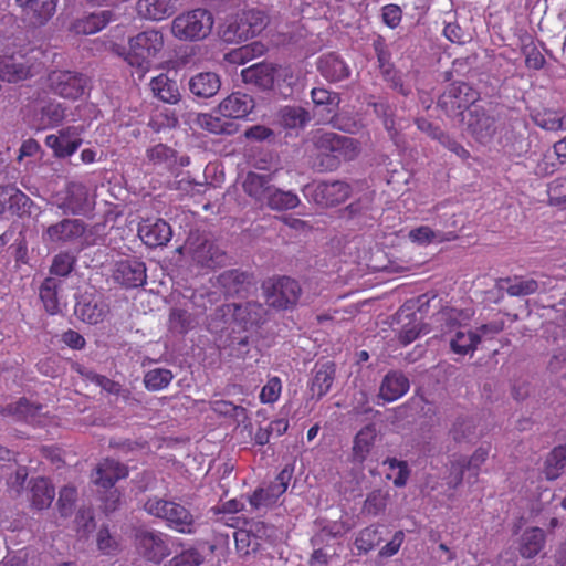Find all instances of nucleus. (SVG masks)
<instances>
[{
    "mask_svg": "<svg viewBox=\"0 0 566 566\" xmlns=\"http://www.w3.org/2000/svg\"><path fill=\"white\" fill-rule=\"evenodd\" d=\"M128 49L120 44H113L112 51L130 65L147 69L154 57L164 48V35L158 30H145L129 39Z\"/></svg>",
    "mask_w": 566,
    "mask_h": 566,
    "instance_id": "nucleus-1",
    "label": "nucleus"
},
{
    "mask_svg": "<svg viewBox=\"0 0 566 566\" xmlns=\"http://www.w3.org/2000/svg\"><path fill=\"white\" fill-rule=\"evenodd\" d=\"M144 510L151 516L166 522L167 526L182 534H192L196 531V521L191 512L180 503L171 500L149 497Z\"/></svg>",
    "mask_w": 566,
    "mask_h": 566,
    "instance_id": "nucleus-2",
    "label": "nucleus"
},
{
    "mask_svg": "<svg viewBox=\"0 0 566 566\" xmlns=\"http://www.w3.org/2000/svg\"><path fill=\"white\" fill-rule=\"evenodd\" d=\"M132 543L136 555L147 563L159 565L171 555V537L158 530L137 527Z\"/></svg>",
    "mask_w": 566,
    "mask_h": 566,
    "instance_id": "nucleus-3",
    "label": "nucleus"
},
{
    "mask_svg": "<svg viewBox=\"0 0 566 566\" xmlns=\"http://www.w3.org/2000/svg\"><path fill=\"white\" fill-rule=\"evenodd\" d=\"M212 13L202 8L178 14L171 23L172 35L180 41H200L206 39L213 27Z\"/></svg>",
    "mask_w": 566,
    "mask_h": 566,
    "instance_id": "nucleus-4",
    "label": "nucleus"
},
{
    "mask_svg": "<svg viewBox=\"0 0 566 566\" xmlns=\"http://www.w3.org/2000/svg\"><path fill=\"white\" fill-rule=\"evenodd\" d=\"M266 304L275 310L293 308L302 294L298 282L290 276L268 279L262 283Z\"/></svg>",
    "mask_w": 566,
    "mask_h": 566,
    "instance_id": "nucleus-5",
    "label": "nucleus"
},
{
    "mask_svg": "<svg viewBox=\"0 0 566 566\" xmlns=\"http://www.w3.org/2000/svg\"><path fill=\"white\" fill-rule=\"evenodd\" d=\"M50 91L66 99H77L88 86V78L78 72L70 70H54L48 75Z\"/></svg>",
    "mask_w": 566,
    "mask_h": 566,
    "instance_id": "nucleus-6",
    "label": "nucleus"
},
{
    "mask_svg": "<svg viewBox=\"0 0 566 566\" xmlns=\"http://www.w3.org/2000/svg\"><path fill=\"white\" fill-rule=\"evenodd\" d=\"M480 93L465 82H453L441 94L438 105L450 114H462L475 106Z\"/></svg>",
    "mask_w": 566,
    "mask_h": 566,
    "instance_id": "nucleus-7",
    "label": "nucleus"
},
{
    "mask_svg": "<svg viewBox=\"0 0 566 566\" xmlns=\"http://www.w3.org/2000/svg\"><path fill=\"white\" fill-rule=\"evenodd\" d=\"M293 476V468L284 467L275 476L274 481H272L266 486H261L254 490V492L249 496V502L252 507H271L286 492L290 481Z\"/></svg>",
    "mask_w": 566,
    "mask_h": 566,
    "instance_id": "nucleus-8",
    "label": "nucleus"
},
{
    "mask_svg": "<svg viewBox=\"0 0 566 566\" xmlns=\"http://www.w3.org/2000/svg\"><path fill=\"white\" fill-rule=\"evenodd\" d=\"M308 197L321 207H335L344 203L352 193L349 184L340 180L319 181L307 186Z\"/></svg>",
    "mask_w": 566,
    "mask_h": 566,
    "instance_id": "nucleus-9",
    "label": "nucleus"
},
{
    "mask_svg": "<svg viewBox=\"0 0 566 566\" xmlns=\"http://www.w3.org/2000/svg\"><path fill=\"white\" fill-rule=\"evenodd\" d=\"M189 250L192 263L200 270L213 271L228 262L227 252L212 240L205 239L197 245L191 244Z\"/></svg>",
    "mask_w": 566,
    "mask_h": 566,
    "instance_id": "nucleus-10",
    "label": "nucleus"
},
{
    "mask_svg": "<svg viewBox=\"0 0 566 566\" xmlns=\"http://www.w3.org/2000/svg\"><path fill=\"white\" fill-rule=\"evenodd\" d=\"M424 297L426 296L422 295L416 301H407L397 312V317L400 323H402L403 319H408L407 323L402 324L401 331L398 335L399 342L405 346L415 342L421 334L428 333L426 325L421 322L422 317H418V314L415 312L417 304Z\"/></svg>",
    "mask_w": 566,
    "mask_h": 566,
    "instance_id": "nucleus-11",
    "label": "nucleus"
},
{
    "mask_svg": "<svg viewBox=\"0 0 566 566\" xmlns=\"http://www.w3.org/2000/svg\"><path fill=\"white\" fill-rule=\"evenodd\" d=\"M113 277L126 289L143 286L147 280L146 265L137 258L119 260L115 263Z\"/></svg>",
    "mask_w": 566,
    "mask_h": 566,
    "instance_id": "nucleus-12",
    "label": "nucleus"
},
{
    "mask_svg": "<svg viewBox=\"0 0 566 566\" xmlns=\"http://www.w3.org/2000/svg\"><path fill=\"white\" fill-rule=\"evenodd\" d=\"M0 201L3 212L8 211L19 218L30 217L35 208L33 200L12 184L0 186Z\"/></svg>",
    "mask_w": 566,
    "mask_h": 566,
    "instance_id": "nucleus-13",
    "label": "nucleus"
},
{
    "mask_svg": "<svg viewBox=\"0 0 566 566\" xmlns=\"http://www.w3.org/2000/svg\"><path fill=\"white\" fill-rule=\"evenodd\" d=\"M38 73L36 66L29 62L25 56L12 55L0 56V80L8 83H18L33 77Z\"/></svg>",
    "mask_w": 566,
    "mask_h": 566,
    "instance_id": "nucleus-14",
    "label": "nucleus"
},
{
    "mask_svg": "<svg viewBox=\"0 0 566 566\" xmlns=\"http://www.w3.org/2000/svg\"><path fill=\"white\" fill-rule=\"evenodd\" d=\"M22 18L33 27L44 25L56 11V0H15Z\"/></svg>",
    "mask_w": 566,
    "mask_h": 566,
    "instance_id": "nucleus-15",
    "label": "nucleus"
},
{
    "mask_svg": "<svg viewBox=\"0 0 566 566\" xmlns=\"http://www.w3.org/2000/svg\"><path fill=\"white\" fill-rule=\"evenodd\" d=\"M359 143L350 137L337 135L326 159H321L322 167L328 170L336 169L340 161H349L355 159L359 154Z\"/></svg>",
    "mask_w": 566,
    "mask_h": 566,
    "instance_id": "nucleus-16",
    "label": "nucleus"
},
{
    "mask_svg": "<svg viewBox=\"0 0 566 566\" xmlns=\"http://www.w3.org/2000/svg\"><path fill=\"white\" fill-rule=\"evenodd\" d=\"M86 231V224L80 219H63L46 228L43 240L51 243H67L80 239Z\"/></svg>",
    "mask_w": 566,
    "mask_h": 566,
    "instance_id": "nucleus-17",
    "label": "nucleus"
},
{
    "mask_svg": "<svg viewBox=\"0 0 566 566\" xmlns=\"http://www.w3.org/2000/svg\"><path fill=\"white\" fill-rule=\"evenodd\" d=\"M469 133L479 142L491 138L495 133V120L482 106H473L463 117Z\"/></svg>",
    "mask_w": 566,
    "mask_h": 566,
    "instance_id": "nucleus-18",
    "label": "nucleus"
},
{
    "mask_svg": "<svg viewBox=\"0 0 566 566\" xmlns=\"http://www.w3.org/2000/svg\"><path fill=\"white\" fill-rule=\"evenodd\" d=\"M138 235L146 245L157 248L164 247L170 241L172 230L164 219H147L139 224Z\"/></svg>",
    "mask_w": 566,
    "mask_h": 566,
    "instance_id": "nucleus-19",
    "label": "nucleus"
},
{
    "mask_svg": "<svg viewBox=\"0 0 566 566\" xmlns=\"http://www.w3.org/2000/svg\"><path fill=\"white\" fill-rule=\"evenodd\" d=\"M127 476V467L108 458L101 461L92 474L93 482L103 489H113L117 481Z\"/></svg>",
    "mask_w": 566,
    "mask_h": 566,
    "instance_id": "nucleus-20",
    "label": "nucleus"
},
{
    "mask_svg": "<svg viewBox=\"0 0 566 566\" xmlns=\"http://www.w3.org/2000/svg\"><path fill=\"white\" fill-rule=\"evenodd\" d=\"M82 139L76 135L73 127H66L57 135L51 134L45 137V145L51 148L57 158L72 156L81 146Z\"/></svg>",
    "mask_w": 566,
    "mask_h": 566,
    "instance_id": "nucleus-21",
    "label": "nucleus"
},
{
    "mask_svg": "<svg viewBox=\"0 0 566 566\" xmlns=\"http://www.w3.org/2000/svg\"><path fill=\"white\" fill-rule=\"evenodd\" d=\"M250 527L243 526L234 532L237 551L242 555L254 553L261 546L262 535L266 533V526L262 522H250Z\"/></svg>",
    "mask_w": 566,
    "mask_h": 566,
    "instance_id": "nucleus-22",
    "label": "nucleus"
},
{
    "mask_svg": "<svg viewBox=\"0 0 566 566\" xmlns=\"http://www.w3.org/2000/svg\"><path fill=\"white\" fill-rule=\"evenodd\" d=\"M317 70L319 74L331 83L340 82L350 76V67L334 52L323 54L318 59Z\"/></svg>",
    "mask_w": 566,
    "mask_h": 566,
    "instance_id": "nucleus-23",
    "label": "nucleus"
},
{
    "mask_svg": "<svg viewBox=\"0 0 566 566\" xmlns=\"http://www.w3.org/2000/svg\"><path fill=\"white\" fill-rule=\"evenodd\" d=\"M452 353L461 356L473 355L481 343V334L464 325H457L449 339Z\"/></svg>",
    "mask_w": 566,
    "mask_h": 566,
    "instance_id": "nucleus-24",
    "label": "nucleus"
},
{
    "mask_svg": "<svg viewBox=\"0 0 566 566\" xmlns=\"http://www.w3.org/2000/svg\"><path fill=\"white\" fill-rule=\"evenodd\" d=\"M277 67L271 63H256L241 71L244 83L253 84L262 90H271L276 78Z\"/></svg>",
    "mask_w": 566,
    "mask_h": 566,
    "instance_id": "nucleus-25",
    "label": "nucleus"
},
{
    "mask_svg": "<svg viewBox=\"0 0 566 566\" xmlns=\"http://www.w3.org/2000/svg\"><path fill=\"white\" fill-rule=\"evenodd\" d=\"M253 108V98L240 92L230 94L219 104V112L226 118H244Z\"/></svg>",
    "mask_w": 566,
    "mask_h": 566,
    "instance_id": "nucleus-26",
    "label": "nucleus"
},
{
    "mask_svg": "<svg viewBox=\"0 0 566 566\" xmlns=\"http://www.w3.org/2000/svg\"><path fill=\"white\" fill-rule=\"evenodd\" d=\"M252 284V275L248 272L232 269L222 272L217 277V285L228 296L240 295Z\"/></svg>",
    "mask_w": 566,
    "mask_h": 566,
    "instance_id": "nucleus-27",
    "label": "nucleus"
},
{
    "mask_svg": "<svg viewBox=\"0 0 566 566\" xmlns=\"http://www.w3.org/2000/svg\"><path fill=\"white\" fill-rule=\"evenodd\" d=\"M244 192L255 202L264 205L274 185L272 176L249 171L242 184Z\"/></svg>",
    "mask_w": 566,
    "mask_h": 566,
    "instance_id": "nucleus-28",
    "label": "nucleus"
},
{
    "mask_svg": "<svg viewBox=\"0 0 566 566\" xmlns=\"http://www.w3.org/2000/svg\"><path fill=\"white\" fill-rule=\"evenodd\" d=\"M336 368L335 364L327 361L319 366H315L314 375L311 379L308 389L312 392L313 397L321 399L324 397L332 388V385L335 379Z\"/></svg>",
    "mask_w": 566,
    "mask_h": 566,
    "instance_id": "nucleus-29",
    "label": "nucleus"
},
{
    "mask_svg": "<svg viewBox=\"0 0 566 566\" xmlns=\"http://www.w3.org/2000/svg\"><path fill=\"white\" fill-rule=\"evenodd\" d=\"M409 379L399 371L388 373L380 386V397L388 401H395L401 398L409 390Z\"/></svg>",
    "mask_w": 566,
    "mask_h": 566,
    "instance_id": "nucleus-30",
    "label": "nucleus"
},
{
    "mask_svg": "<svg viewBox=\"0 0 566 566\" xmlns=\"http://www.w3.org/2000/svg\"><path fill=\"white\" fill-rule=\"evenodd\" d=\"M221 86L220 77L213 72H201L192 76L189 81L190 92L200 98L214 96Z\"/></svg>",
    "mask_w": 566,
    "mask_h": 566,
    "instance_id": "nucleus-31",
    "label": "nucleus"
},
{
    "mask_svg": "<svg viewBox=\"0 0 566 566\" xmlns=\"http://www.w3.org/2000/svg\"><path fill=\"white\" fill-rule=\"evenodd\" d=\"M43 406L40 403H32L27 398H20L13 403H9L1 409L3 417H12L18 421H25L33 423L35 419L42 413Z\"/></svg>",
    "mask_w": 566,
    "mask_h": 566,
    "instance_id": "nucleus-32",
    "label": "nucleus"
},
{
    "mask_svg": "<svg viewBox=\"0 0 566 566\" xmlns=\"http://www.w3.org/2000/svg\"><path fill=\"white\" fill-rule=\"evenodd\" d=\"M149 86L154 96L164 103L177 104L181 98L177 82L165 73L153 77Z\"/></svg>",
    "mask_w": 566,
    "mask_h": 566,
    "instance_id": "nucleus-33",
    "label": "nucleus"
},
{
    "mask_svg": "<svg viewBox=\"0 0 566 566\" xmlns=\"http://www.w3.org/2000/svg\"><path fill=\"white\" fill-rule=\"evenodd\" d=\"M376 437L377 431L374 424H367L357 432L353 444V461L363 463L367 459Z\"/></svg>",
    "mask_w": 566,
    "mask_h": 566,
    "instance_id": "nucleus-34",
    "label": "nucleus"
},
{
    "mask_svg": "<svg viewBox=\"0 0 566 566\" xmlns=\"http://www.w3.org/2000/svg\"><path fill=\"white\" fill-rule=\"evenodd\" d=\"M546 543L545 532L539 527H532L526 530L520 544V554L523 558H534L544 548Z\"/></svg>",
    "mask_w": 566,
    "mask_h": 566,
    "instance_id": "nucleus-35",
    "label": "nucleus"
},
{
    "mask_svg": "<svg viewBox=\"0 0 566 566\" xmlns=\"http://www.w3.org/2000/svg\"><path fill=\"white\" fill-rule=\"evenodd\" d=\"M32 506L36 510L49 507L54 499L55 491L45 478L39 476L30 481Z\"/></svg>",
    "mask_w": 566,
    "mask_h": 566,
    "instance_id": "nucleus-36",
    "label": "nucleus"
},
{
    "mask_svg": "<svg viewBox=\"0 0 566 566\" xmlns=\"http://www.w3.org/2000/svg\"><path fill=\"white\" fill-rule=\"evenodd\" d=\"M176 0H138V11L146 18L160 21L175 11Z\"/></svg>",
    "mask_w": 566,
    "mask_h": 566,
    "instance_id": "nucleus-37",
    "label": "nucleus"
},
{
    "mask_svg": "<svg viewBox=\"0 0 566 566\" xmlns=\"http://www.w3.org/2000/svg\"><path fill=\"white\" fill-rule=\"evenodd\" d=\"M65 207L73 214L84 212L88 208V189L82 182H71L67 186Z\"/></svg>",
    "mask_w": 566,
    "mask_h": 566,
    "instance_id": "nucleus-38",
    "label": "nucleus"
},
{
    "mask_svg": "<svg viewBox=\"0 0 566 566\" xmlns=\"http://www.w3.org/2000/svg\"><path fill=\"white\" fill-rule=\"evenodd\" d=\"M148 161L158 167L172 170L177 167V151L165 144H157L146 151Z\"/></svg>",
    "mask_w": 566,
    "mask_h": 566,
    "instance_id": "nucleus-39",
    "label": "nucleus"
},
{
    "mask_svg": "<svg viewBox=\"0 0 566 566\" xmlns=\"http://www.w3.org/2000/svg\"><path fill=\"white\" fill-rule=\"evenodd\" d=\"M60 289L61 281L55 277H46L40 287V298L50 315H55L61 311L59 301Z\"/></svg>",
    "mask_w": 566,
    "mask_h": 566,
    "instance_id": "nucleus-40",
    "label": "nucleus"
},
{
    "mask_svg": "<svg viewBox=\"0 0 566 566\" xmlns=\"http://www.w3.org/2000/svg\"><path fill=\"white\" fill-rule=\"evenodd\" d=\"M566 468V446H557L547 454L544 462V475L546 480L558 479Z\"/></svg>",
    "mask_w": 566,
    "mask_h": 566,
    "instance_id": "nucleus-41",
    "label": "nucleus"
},
{
    "mask_svg": "<svg viewBox=\"0 0 566 566\" xmlns=\"http://www.w3.org/2000/svg\"><path fill=\"white\" fill-rule=\"evenodd\" d=\"M408 238L413 243L419 245H427L432 242L442 243L444 241H451L454 240L457 235L453 232L443 233L440 231H434L428 226H420L418 228L411 229L408 233Z\"/></svg>",
    "mask_w": 566,
    "mask_h": 566,
    "instance_id": "nucleus-42",
    "label": "nucleus"
},
{
    "mask_svg": "<svg viewBox=\"0 0 566 566\" xmlns=\"http://www.w3.org/2000/svg\"><path fill=\"white\" fill-rule=\"evenodd\" d=\"M450 434L452 436L453 440L459 443L472 442L482 437V433L478 432L476 421L470 417H459L454 421L450 430Z\"/></svg>",
    "mask_w": 566,
    "mask_h": 566,
    "instance_id": "nucleus-43",
    "label": "nucleus"
},
{
    "mask_svg": "<svg viewBox=\"0 0 566 566\" xmlns=\"http://www.w3.org/2000/svg\"><path fill=\"white\" fill-rule=\"evenodd\" d=\"M300 205V198L292 191H284L275 186L272 188L264 206L271 210L283 211L294 209Z\"/></svg>",
    "mask_w": 566,
    "mask_h": 566,
    "instance_id": "nucleus-44",
    "label": "nucleus"
},
{
    "mask_svg": "<svg viewBox=\"0 0 566 566\" xmlns=\"http://www.w3.org/2000/svg\"><path fill=\"white\" fill-rule=\"evenodd\" d=\"M75 313L81 321L95 325L104 321L108 308L97 302H80L75 306Z\"/></svg>",
    "mask_w": 566,
    "mask_h": 566,
    "instance_id": "nucleus-45",
    "label": "nucleus"
},
{
    "mask_svg": "<svg viewBox=\"0 0 566 566\" xmlns=\"http://www.w3.org/2000/svg\"><path fill=\"white\" fill-rule=\"evenodd\" d=\"M249 38L259 35L269 24V15L260 9H249L240 13Z\"/></svg>",
    "mask_w": 566,
    "mask_h": 566,
    "instance_id": "nucleus-46",
    "label": "nucleus"
},
{
    "mask_svg": "<svg viewBox=\"0 0 566 566\" xmlns=\"http://www.w3.org/2000/svg\"><path fill=\"white\" fill-rule=\"evenodd\" d=\"M502 287L506 290V293L511 296H526L534 294L538 290V283L534 279H523L515 276L513 279H502Z\"/></svg>",
    "mask_w": 566,
    "mask_h": 566,
    "instance_id": "nucleus-47",
    "label": "nucleus"
},
{
    "mask_svg": "<svg viewBox=\"0 0 566 566\" xmlns=\"http://www.w3.org/2000/svg\"><path fill=\"white\" fill-rule=\"evenodd\" d=\"M389 492L382 491L380 489L373 490L366 496V500L363 504V513L369 516H378L384 513L388 501H389Z\"/></svg>",
    "mask_w": 566,
    "mask_h": 566,
    "instance_id": "nucleus-48",
    "label": "nucleus"
},
{
    "mask_svg": "<svg viewBox=\"0 0 566 566\" xmlns=\"http://www.w3.org/2000/svg\"><path fill=\"white\" fill-rule=\"evenodd\" d=\"M311 97L316 107H322L328 114L335 113L340 103V96L336 92L324 87H314L311 91Z\"/></svg>",
    "mask_w": 566,
    "mask_h": 566,
    "instance_id": "nucleus-49",
    "label": "nucleus"
},
{
    "mask_svg": "<svg viewBox=\"0 0 566 566\" xmlns=\"http://www.w3.org/2000/svg\"><path fill=\"white\" fill-rule=\"evenodd\" d=\"M385 465H388L389 472L386 474L388 480H392V483L397 488H402L407 484L410 476V470L407 461L398 460L396 458H387L384 461Z\"/></svg>",
    "mask_w": 566,
    "mask_h": 566,
    "instance_id": "nucleus-50",
    "label": "nucleus"
},
{
    "mask_svg": "<svg viewBox=\"0 0 566 566\" xmlns=\"http://www.w3.org/2000/svg\"><path fill=\"white\" fill-rule=\"evenodd\" d=\"M244 25L245 24L242 22L240 14L228 20L227 24L221 30L222 40L228 43L247 41L249 35Z\"/></svg>",
    "mask_w": 566,
    "mask_h": 566,
    "instance_id": "nucleus-51",
    "label": "nucleus"
},
{
    "mask_svg": "<svg viewBox=\"0 0 566 566\" xmlns=\"http://www.w3.org/2000/svg\"><path fill=\"white\" fill-rule=\"evenodd\" d=\"M112 12L103 11L101 13H92L76 24L78 32L85 34H94L104 29L111 21Z\"/></svg>",
    "mask_w": 566,
    "mask_h": 566,
    "instance_id": "nucleus-52",
    "label": "nucleus"
},
{
    "mask_svg": "<svg viewBox=\"0 0 566 566\" xmlns=\"http://www.w3.org/2000/svg\"><path fill=\"white\" fill-rule=\"evenodd\" d=\"M174 375L169 369L155 368L148 370L144 376L145 387L150 391H158L166 388L172 380Z\"/></svg>",
    "mask_w": 566,
    "mask_h": 566,
    "instance_id": "nucleus-53",
    "label": "nucleus"
},
{
    "mask_svg": "<svg viewBox=\"0 0 566 566\" xmlns=\"http://www.w3.org/2000/svg\"><path fill=\"white\" fill-rule=\"evenodd\" d=\"M381 542L378 526L370 525L363 528L355 538V547L359 553H368Z\"/></svg>",
    "mask_w": 566,
    "mask_h": 566,
    "instance_id": "nucleus-54",
    "label": "nucleus"
},
{
    "mask_svg": "<svg viewBox=\"0 0 566 566\" xmlns=\"http://www.w3.org/2000/svg\"><path fill=\"white\" fill-rule=\"evenodd\" d=\"M264 308L262 304L256 302H247L243 305H235L234 316L240 318L244 325H256L262 318Z\"/></svg>",
    "mask_w": 566,
    "mask_h": 566,
    "instance_id": "nucleus-55",
    "label": "nucleus"
},
{
    "mask_svg": "<svg viewBox=\"0 0 566 566\" xmlns=\"http://www.w3.org/2000/svg\"><path fill=\"white\" fill-rule=\"evenodd\" d=\"M200 127L212 134H230L232 124L226 119L213 116L211 114H201L198 117Z\"/></svg>",
    "mask_w": 566,
    "mask_h": 566,
    "instance_id": "nucleus-56",
    "label": "nucleus"
},
{
    "mask_svg": "<svg viewBox=\"0 0 566 566\" xmlns=\"http://www.w3.org/2000/svg\"><path fill=\"white\" fill-rule=\"evenodd\" d=\"M191 314L180 307L171 308L169 313L170 329L179 334H187L191 328Z\"/></svg>",
    "mask_w": 566,
    "mask_h": 566,
    "instance_id": "nucleus-57",
    "label": "nucleus"
},
{
    "mask_svg": "<svg viewBox=\"0 0 566 566\" xmlns=\"http://www.w3.org/2000/svg\"><path fill=\"white\" fill-rule=\"evenodd\" d=\"M282 394V380L277 376L268 378L266 384L261 388L259 399L261 403L272 405L276 402Z\"/></svg>",
    "mask_w": 566,
    "mask_h": 566,
    "instance_id": "nucleus-58",
    "label": "nucleus"
},
{
    "mask_svg": "<svg viewBox=\"0 0 566 566\" xmlns=\"http://www.w3.org/2000/svg\"><path fill=\"white\" fill-rule=\"evenodd\" d=\"M264 51L265 48L262 43L253 42L250 45H243L230 52L229 60L233 63L243 64L255 56L262 55Z\"/></svg>",
    "mask_w": 566,
    "mask_h": 566,
    "instance_id": "nucleus-59",
    "label": "nucleus"
},
{
    "mask_svg": "<svg viewBox=\"0 0 566 566\" xmlns=\"http://www.w3.org/2000/svg\"><path fill=\"white\" fill-rule=\"evenodd\" d=\"M431 138L437 139L444 148L452 151L463 160L470 157L469 150H467L459 142H457L441 129H434L431 134Z\"/></svg>",
    "mask_w": 566,
    "mask_h": 566,
    "instance_id": "nucleus-60",
    "label": "nucleus"
},
{
    "mask_svg": "<svg viewBox=\"0 0 566 566\" xmlns=\"http://www.w3.org/2000/svg\"><path fill=\"white\" fill-rule=\"evenodd\" d=\"M337 135L338 134L336 133L324 132L321 129L314 133L312 140L321 159H326V156L331 150V147L333 146Z\"/></svg>",
    "mask_w": 566,
    "mask_h": 566,
    "instance_id": "nucleus-61",
    "label": "nucleus"
},
{
    "mask_svg": "<svg viewBox=\"0 0 566 566\" xmlns=\"http://www.w3.org/2000/svg\"><path fill=\"white\" fill-rule=\"evenodd\" d=\"M75 259L70 253L61 252L53 258L50 273L57 276H67L74 268Z\"/></svg>",
    "mask_w": 566,
    "mask_h": 566,
    "instance_id": "nucleus-62",
    "label": "nucleus"
},
{
    "mask_svg": "<svg viewBox=\"0 0 566 566\" xmlns=\"http://www.w3.org/2000/svg\"><path fill=\"white\" fill-rule=\"evenodd\" d=\"M547 195L552 206L566 205V176L555 178L549 182Z\"/></svg>",
    "mask_w": 566,
    "mask_h": 566,
    "instance_id": "nucleus-63",
    "label": "nucleus"
},
{
    "mask_svg": "<svg viewBox=\"0 0 566 566\" xmlns=\"http://www.w3.org/2000/svg\"><path fill=\"white\" fill-rule=\"evenodd\" d=\"M202 562L203 557L198 549L189 548L172 557L170 566H199Z\"/></svg>",
    "mask_w": 566,
    "mask_h": 566,
    "instance_id": "nucleus-64",
    "label": "nucleus"
}]
</instances>
